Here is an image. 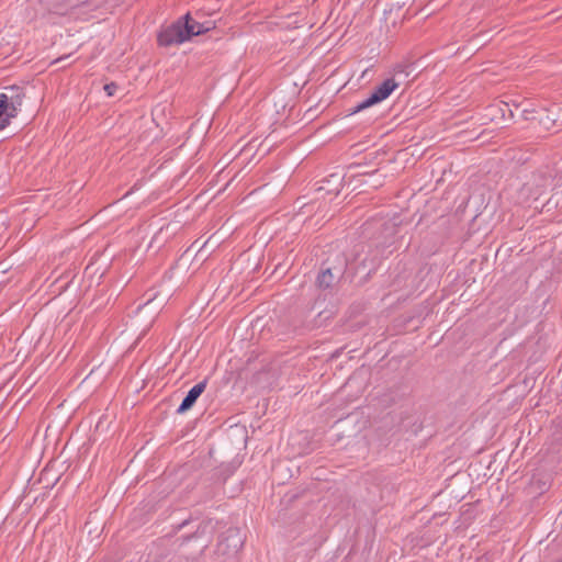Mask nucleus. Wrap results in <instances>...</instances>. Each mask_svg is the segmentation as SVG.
Segmentation results:
<instances>
[{
    "label": "nucleus",
    "mask_w": 562,
    "mask_h": 562,
    "mask_svg": "<svg viewBox=\"0 0 562 562\" xmlns=\"http://www.w3.org/2000/svg\"><path fill=\"white\" fill-rule=\"evenodd\" d=\"M25 98L24 89L19 86H9L0 93V101L8 111V120L18 115Z\"/></svg>",
    "instance_id": "nucleus-1"
},
{
    "label": "nucleus",
    "mask_w": 562,
    "mask_h": 562,
    "mask_svg": "<svg viewBox=\"0 0 562 562\" xmlns=\"http://www.w3.org/2000/svg\"><path fill=\"white\" fill-rule=\"evenodd\" d=\"M186 41H188V38L184 35L181 22L168 26L158 36V42L162 46L178 45Z\"/></svg>",
    "instance_id": "nucleus-2"
},
{
    "label": "nucleus",
    "mask_w": 562,
    "mask_h": 562,
    "mask_svg": "<svg viewBox=\"0 0 562 562\" xmlns=\"http://www.w3.org/2000/svg\"><path fill=\"white\" fill-rule=\"evenodd\" d=\"M206 384L207 381L203 380L195 384L194 386H192L187 393L186 397L182 400L179 407L177 408V413L183 414L184 412L190 409L194 405L199 396L204 392Z\"/></svg>",
    "instance_id": "nucleus-3"
},
{
    "label": "nucleus",
    "mask_w": 562,
    "mask_h": 562,
    "mask_svg": "<svg viewBox=\"0 0 562 562\" xmlns=\"http://www.w3.org/2000/svg\"><path fill=\"white\" fill-rule=\"evenodd\" d=\"M182 26L184 35L187 36L188 40H190L194 35L203 34L211 29L209 24L206 25L204 23H199L194 20H191L189 14L186 15V22L184 24H182Z\"/></svg>",
    "instance_id": "nucleus-4"
},
{
    "label": "nucleus",
    "mask_w": 562,
    "mask_h": 562,
    "mask_svg": "<svg viewBox=\"0 0 562 562\" xmlns=\"http://www.w3.org/2000/svg\"><path fill=\"white\" fill-rule=\"evenodd\" d=\"M397 86L398 85L394 79L389 78L384 80L381 85L375 87L372 93L374 95H378L380 102H382L383 100L387 99L391 95V93L397 88Z\"/></svg>",
    "instance_id": "nucleus-5"
},
{
    "label": "nucleus",
    "mask_w": 562,
    "mask_h": 562,
    "mask_svg": "<svg viewBox=\"0 0 562 562\" xmlns=\"http://www.w3.org/2000/svg\"><path fill=\"white\" fill-rule=\"evenodd\" d=\"M376 103H380V100L378 98V95H374L373 93H371L369 97H367L366 99H363L362 101H360L359 103H357L351 110H350V114H356L360 111H363Z\"/></svg>",
    "instance_id": "nucleus-6"
},
{
    "label": "nucleus",
    "mask_w": 562,
    "mask_h": 562,
    "mask_svg": "<svg viewBox=\"0 0 562 562\" xmlns=\"http://www.w3.org/2000/svg\"><path fill=\"white\" fill-rule=\"evenodd\" d=\"M376 103H380V100L378 98V95H374L373 93H371L369 97H367L366 99H363L362 101H360L359 103H357L351 110H350V114H356L360 111H363Z\"/></svg>",
    "instance_id": "nucleus-7"
},
{
    "label": "nucleus",
    "mask_w": 562,
    "mask_h": 562,
    "mask_svg": "<svg viewBox=\"0 0 562 562\" xmlns=\"http://www.w3.org/2000/svg\"><path fill=\"white\" fill-rule=\"evenodd\" d=\"M334 281V276L330 269L322 271L317 277V284L322 289H327Z\"/></svg>",
    "instance_id": "nucleus-8"
},
{
    "label": "nucleus",
    "mask_w": 562,
    "mask_h": 562,
    "mask_svg": "<svg viewBox=\"0 0 562 562\" xmlns=\"http://www.w3.org/2000/svg\"><path fill=\"white\" fill-rule=\"evenodd\" d=\"M116 89H117V86L113 82L104 86V91L106 92V94L109 97H112L115 93Z\"/></svg>",
    "instance_id": "nucleus-9"
}]
</instances>
